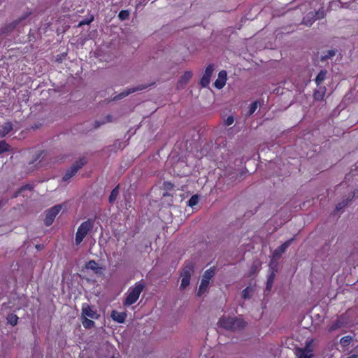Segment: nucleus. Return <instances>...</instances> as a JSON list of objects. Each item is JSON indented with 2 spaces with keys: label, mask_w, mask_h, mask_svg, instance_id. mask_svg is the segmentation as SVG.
Returning <instances> with one entry per match:
<instances>
[{
  "label": "nucleus",
  "mask_w": 358,
  "mask_h": 358,
  "mask_svg": "<svg viewBox=\"0 0 358 358\" xmlns=\"http://www.w3.org/2000/svg\"><path fill=\"white\" fill-rule=\"evenodd\" d=\"M217 324L223 329L234 332L243 329L247 323L243 319L236 317H222Z\"/></svg>",
  "instance_id": "f257e3e1"
},
{
  "label": "nucleus",
  "mask_w": 358,
  "mask_h": 358,
  "mask_svg": "<svg viewBox=\"0 0 358 358\" xmlns=\"http://www.w3.org/2000/svg\"><path fill=\"white\" fill-rule=\"evenodd\" d=\"M30 13H27L24 15H22L19 18L15 20L14 21L5 24L1 29H0V34L1 35H8L13 32L15 29L18 27L20 24L24 25V22L25 20L29 16Z\"/></svg>",
  "instance_id": "f03ea898"
},
{
  "label": "nucleus",
  "mask_w": 358,
  "mask_h": 358,
  "mask_svg": "<svg viewBox=\"0 0 358 358\" xmlns=\"http://www.w3.org/2000/svg\"><path fill=\"white\" fill-rule=\"evenodd\" d=\"M94 221L93 220L89 219L87 221L83 222L78 228L76 234V245H79L88 232L93 228Z\"/></svg>",
  "instance_id": "7ed1b4c3"
},
{
  "label": "nucleus",
  "mask_w": 358,
  "mask_h": 358,
  "mask_svg": "<svg viewBox=\"0 0 358 358\" xmlns=\"http://www.w3.org/2000/svg\"><path fill=\"white\" fill-rule=\"evenodd\" d=\"M144 288L145 284L143 282H139L136 284L134 287L130 288L129 294L124 302V305L131 306L139 298V296Z\"/></svg>",
  "instance_id": "20e7f679"
},
{
  "label": "nucleus",
  "mask_w": 358,
  "mask_h": 358,
  "mask_svg": "<svg viewBox=\"0 0 358 358\" xmlns=\"http://www.w3.org/2000/svg\"><path fill=\"white\" fill-rule=\"evenodd\" d=\"M86 162H87L85 159H80V160L75 162L71 168L66 171L64 176H63V180L68 181L69 179H71L73 176L76 174L78 171L86 164Z\"/></svg>",
  "instance_id": "39448f33"
},
{
  "label": "nucleus",
  "mask_w": 358,
  "mask_h": 358,
  "mask_svg": "<svg viewBox=\"0 0 358 358\" xmlns=\"http://www.w3.org/2000/svg\"><path fill=\"white\" fill-rule=\"evenodd\" d=\"M155 85V83H152L151 84H142V85H138V86H136L135 87L129 88V89L127 90L120 93L119 94L115 96L110 101H118V100H120V99L126 97L127 96L129 95L131 93L136 92L137 91L145 90L149 86H151V85Z\"/></svg>",
  "instance_id": "423d86ee"
},
{
  "label": "nucleus",
  "mask_w": 358,
  "mask_h": 358,
  "mask_svg": "<svg viewBox=\"0 0 358 358\" xmlns=\"http://www.w3.org/2000/svg\"><path fill=\"white\" fill-rule=\"evenodd\" d=\"M62 208V205H56L46 210L44 223L47 227L50 226L53 223L55 217L58 215Z\"/></svg>",
  "instance_id": "0eeeda50"
},
{
  "label": "nucleus",
  "mask_w": 358,
  "mask_h": 358,
  "mask_svg": "<svg viewBox=\"0 0 358 358\" xmlns=\"http://www.w3.org/2000/svg\"><path fill=\"white\" fill-rule=\"evenodd\" d=\"M213 71H214V65L213 64H209L206 67L205 73L203 75V76L200 80V85L203 87H206L208 86L210 81V77L213 74Z\"/></svg>",
  "instance_id": "6e6552de"
},
{
  "label": "nucleus",
  "mask_w": 358,
  "mask_h": 358,
  "mask_svg": "<svg viewBox=\"0 0 358 358\" xmlns=\"http://www.w3.org/2000/svg\"><path fill=\"white\" fill-rule=\"evenodd\" d=\"M81 317L91 318L92 320L98 319L99 315L96 311L92 309L88 304H84L82 308V316Z\"/></svg>",
  "instance_id": "1a4fd4ad"
},
{
  "label": "nucleus",
  "mask_w": 358,
  "mask_h": 358,
  "mask_svg": "<svg viewBox=\"0 0 358 358\" xmlns=\"http://www.w3.org/2000/svg\"><path fill=\"white\" fill-rule=\"evenodd\" d=\"M294 241V238H290L282 243L281 245L278 247L273 252V257L274 258L280 259L282 255L285 252L287 248L291 245L292 241Z\"/></svg>",
  "instance_id": "9d476101"
},
{
  "label": "nucleus",
  "mask_w": 358,
  "mask_h": 358,
  "mask_svg": "<svg viewBox=\"0 0 358 358\" xmlns=\"http://www.w3.org/2000/svg\"><path fill=\"white\" fill-rule=\"evenodd\" d=\"M195 264L192 261H186L181 271L180 275L191 278L194 272Z\"/></svg>",
  "instance_id": "9b49d317"
},
{
  "label": "nucleus",
  "mask_w": 358,
  "mask_h": 358,
  "mask_svg": "<svg viewBox=\"0 0 358 358\" xmlns=\"http://www.w3.org/2000/svg\"><path fill=\"white\" fill-rule=\"evenodd\" d=\"M355 192L350 193L345 198L343 199L341 202H338L336 206L335 213L341 211L345 206H346L355 197Z\"/></svg>",
  "instance_id": "f8f14e48"
},
{
  "label": "nucleus",
  "mask_w": 358,
  "mask_h": 358,
  "mask_svg": "<svg viewBox=\"0 0 358 358\" xmlns=\"http://www.w3.org/2000/svg\"><path fill=\"white\" fill-rule=\"evenodd\" d=\"M227 73L226 71H221L218 73V78L214 83V85L217 89H222L226 84Z\"/></svg>",
  "instance_id": "ddd939ff"
},
{
  "label": "nucleus",
  "mask_w": 358,
  "mask_h": 358,
  "mask_svg": "<svg viewBox=\"0 0 358 358\" xmlns=\"http://www.w3.org/2000/svg\"><path fill=\"white\" fill-rule=\"evenodd\" d=\"M192 77V73L191 71H185V73L180 78L177 83L178 89H183L187 83Z\"/></svg>",
  "instance_id": "4468645a"
},
{
  "label": "nucleus",
  "mask_w": 358,
  "mask_h": 358,
  "mask_svg": "<svg viewBox=\"0 0 358 358\" xmlns=\"http://www.w3.org/2000/svg\"><path fill=\"white\" fill-rule=\"evenodd\" d=\"M110 317L112 319L119 323H123L126 319L127 314L124 312H118L117 310H113L111 312Z\"/></svg>",
  "instance_id": "2eb2a0df"
},
{
  "label": "nucleus",
  "mask_w": 358,
  "mask_h": 358,
  "mask_svg": "<svg viewBox=\"0 0 358 358\" xmlns=\"http://www.w3.org/2000/svg\"><path fill=\"white\" fill-rule=\"evenodd\" d=\"M294 353L297 358H312L314 356L313 352H306L301 348H296Z\"/></svg>",
  "instance_id": "dca6fc26"
},
{
  "label": "nucleus",
  "mask_w": 358,
  "mask_h": 358,
  "mask_svg": "<svg viewBox=\"0 0 358 358\" xmlns=\"http://www.w3.org/2000/svg\"><path fill=\"white\" fill-rule=\"evenodd\" d=\"M85 267L94 271L95 273L99 274L101 273L102 268L99 267L97 263L94 260H90L87 264Z\"/></svg>",
  "instance_id": "f3484780"
},
{
  "label": "nucleus",
  "mask_w": 358,
  "mask_h": 358,
  "mask_svg": "<svg viewBox=\"0 0 358 358\" xmlns=\"http://www.w3.org/2000/svg\"><path fill=\"white\" fill-rule=\"evenodd\" d=\"M315 21V17L313 12H309L306 14V15L303 18L302 24L306 26H311L313 23Z\"/></svg>",
  "instance_id": "a211bd4d"
},
{
  "label": "nucleus",
  "mask_w": 358,
  "mask_h": 358,
  "mask_svg": "<svg viewBox=\"0 0 358 358\" xmlns=\"http://www.w3.org/2000/svg\"><path fill=\"white\" fill-rule=\"evenodd\" d=\"M13 129V124L10 122H6L0 129V136H6Z\"/></svg>",
  "instance_id": "6ab92c4d"
},
{
  "label": "nucleus",
  "mask_w": 358,
  "mask_h": 358,
  "mask_svg": "<svg viewBox=\"0 0 358 358\" xmlns=\"http://www.w3.org/2000/svg\"><path fill=\"white\" fill-rule=\"evenodd\" d=\"M325 94V88L320 87L318 90H315L313 94V97L316 101H322Z\"/></svg>",
  "instance_id": "aec40b11"
},
{
  "label": "nucleus",
  "mask_w": 358,
  "mask_h": 358,
  "mask_svg": "<svg viewBox=\"0 0 358 358\" xmlns=\"http://www.w3.org/2000/svg\"><path fill=\"white\" fill-rule=\"evenodd\" d=\"M327 73V70H321L317 76H316L315 81L317 85H320L326 78V76Z\"/></svg>",
  "instance_id": "412c9836"
},
{
  "label": "nucleus",
  "mask_w": 358,
  "mask_h": 358,
  "mask_svg": "<svg viewBox=\"0 0 358 358\" xmlns=\"http://www.w3.org/2000/svg\"><path fill=\"white\" fill-rule=\"evenodd\" d=\"M120 185H117L110 192L108 198L109 203H113L119 194Z\"/></svg>",
  "instance_id": "4be33fe9"
},
{
  "label": "nucleus",
  "mask_w": 358,
  "mask_h": 358,
  "mask_svg": "<svg viewBox=\"0 0 358 358\" xmlns=\"http://www.w3.org/2000/svg\"><path fill=\"white\" fill-rule=\"evenodd\" d=\"M215 269L213 268H210L209 269L206 270L202 277L203 280H206L209 282L210 280L213 278L215 275Z\"/></svg>",
  "instance_id": "5701e85b"
},
{
  "label": "nucleus",
  "mask_w": 358,
  "mask_h": 358,
  "mask_svg": "<svg viewBox=\"0 0 358 358\" xmlns=\"http://www.w3.org/2000/svg\"><path fill=\"white\" fill-rule=\"evenodd\" d=\"M208 285H209V282L208 281H206V280L201 279V282L199 285L197 295L199 296H201V294L207 290Z\"/></svg>",
  "instance_id": "b1692460"
},
{
  "label": "nucleus",
  "mask_w": 358,
  "mask_h": 358,
  "mask_svg": "<svg viewBox=\"0 0 358 358\" xmlns=\"http://www.w3.org/2000/svg\"><path fill=\"white\" fill-rule=\"evenodd\" d=\"M337 50H329L327 52L326 54L322 55L320 58V60L322 62H326L327 59H331V57H334L336 54Z\"/></svg>",
  "instance_id": "393cba45"
},
{
  "label": "nucleus",
  "mask_w": 358,
  "mask_h": 358,
  "mask_svg": "<svg viewBox=\"0 0 358 358\" xmlns=\"http://www.w3.org/2000/svg\"><path fill=\"white\" fill-rule=\"evenodd\" d=\"M254 292V288L252 287H247L243 290V298L245 299H250Z\"/></svg>",
  "instance_id": "a878e982"
},
{
  "label": "nucleus",
  "mask_w": 358,
  "mask_h": 358,
  "mask_svg": "<svg viewBox=\"0 0 358 358\" xmlns=\"http://www.w3.org/2000/svg\"><path fill=\"white\" fill-rule=\"evenodd\" d=\"M82 324L85 329H91L94 327V322L85 317H81Z\"/></svg>",
  "instance_id": "bb28decb"
},
{
  "label": "nucleus",
  "mask_w": 358,
  "mask_h": 358,
  "mask_svg": "<svg viewBox=\"0 0 358 358\" xmlns=\"http://www.w3.org/2000/svg\"><path fill=\"white\" fill-rule=\"evenodd\" d=\"M260 266L261 264L259 262H254L250 268L249 276L257 274L259 271Z\"/></svg>",
  "instance_id": "cd10ccee"
},
{
  "label": "nucleus",
  "mask_w": 358,
  "mask_h": 358,
  "mask_svg": "<svg viewBox=\"0 0 358 358\" xmlns=\"http://www.w3.org/2000/svg\"><path fill=\"white\" fill-rule=\"evenodd\" d=\"M7 320L8 324L15 326L17 323L18 317L14 313H10L7 316Z\"/></svg>",
  "instance_id": "c85d7f7f"
},
{
  "label": "nucleus",
  "mask_w": 358,
  "mask_h": 358,
  "mask_svg": "<svg viewBox=\"0 0 358 358\" xmlns=\"http://www.w3.org/2000/svg\"><path fill=\"white\" fill-rule=\"evenodd\" d=\"M278 259L277 258H274L273 256H272V259L270 262V264H269V271H278Z\"/></svg>",
  "instance_id": "c756f323"
},
{
  "label": "nucleus",
  "mask_w": 358,
  "mask_h": 358,
  "mask_svg": "<svg viewBox=\"0 0 358 358\" xmlns=\"http://www.w3.org/2000/svg\"><path fill=\"white\" fill-rule=\"evenodd\" d=\"M182 277L181 284H180V289H185L189 285L190 281V278L189 277Z\"/></svg>",
  "instance_id": "7c9ffc66"
},
{
  "label": "nucleus",
  "mask_w": 358,
  "mask_h": 358,
  "mask_svg": "<svg viewBox=\"0 0 358 358\" xmlns=\"http://www.w3.org/2000/svg\"><path fill=\"white\" fill-rule=\"evenodd\" d=\"M129 17V12L127 10H121L118 14V17L121 20H127Z\"/></svg>",
  "instance_id": "2f4dec72"
},
{
  "label": "nucleus",
  "mask_w": 358,
  "mask_h": 358,
  "mask_svg": "<svg viewBox=\"0 0 358 358\" xmlns=\"http://www.w3.org/2000/svg\"><path fill=\"white\" fill-rule=\"evenodd\" d=\"M93 20H94V15H90L89 17L85 18V19L81 20L79 22L78 27H81V26L85 25V24H90Z\"/></svg>",
  "instance_id": "473e14b6"
},
{
  "label": "nucleus",
  "mask_w": 358,
  "mask_h": 358,
  "mask_svg": "<svg viewBox=\"0 0 358 358\" xmlns=\"http://www.w3.org/2000/svg\"><path fill=\"white\" fill-rule=\"evenodd\" d=\"M198 202H199L198 195H196V194L193 195L188 201V206L190 207H193L195 205H196L198 203Z\"/></svg>",
  "instance_id": "72a5a7b5"
},
{
  "label": "nucleus",
  "mask_w": 358,
  "mask_h": 358,
  "mask_svg": "<svg viewBox=\"0 0 358 358\" xmlns=\"http://www.w3.org/2000/svg\"><path fill=\"white\" fill-rule=\"evenodd\" d=\"M352 338L350 336H344L343 337L341 341H340V343L341 344L343 345V346H347L348 345L350 342L352 341Z\"/></svg>",
  "instance_id": "f704fd0d"
},
{
  "label": "nucleus",
  "mask_w": 358,
  "mask_h": 358,
  "mask_svg": "<svg viewBox=\"0 0 358 358\" xmlns=\"http://www.w3.org/2000/svg\"><path fill=\"white\" fill-rule=\"evenodd\" d=\"M314 15H315V20L323 19L325 17L326 13H325L324 10L322 8H321V9H319L316 13H314Z\"/></svg>",
  "instance_id": "c9c22d12"
},
{
  "label": "nucleus",
  "mask_w": 358,
  "mask_h": 358,
  "mask_svg": "<svg viewBox=\"0 0 358 358\" xmlns=\"http://www.w3.org/2000/svg\"><path fill=\"white\" fill-rule=\"evenodd\" d=\"M343 325V323L339 321V320H337L336 322H335L334 323H333L331 327H329V331H335L339 328H341Z\"/></svg>",
  "instance_id": "e433bc0d"
},
{
  "label": "nucleus",
  "mask_w": 358,
  "mask_h": 358,
  "mask_svg": "<svg viewBox=\"0 0 358 358\" xmlns=\"http://www.w3.org/2000/svg\"><path fill=\"white\" fill-rule=\"evenodd\" d=\"M8 147L9 145L6 143V141H0V155L7 151L8 150Z\"/></svg>",
  "instance_id": "4c0bfd02"
},
{
  "label": "nucleus",
  "mask_w": 358,
  "mask_h": 358,
  "mask_svg": "<svg viewBox=\"0 0 358 358\" xmlns=\"http://www.w3.org/2000/svg\"><path fill=\"white\" fill-rule=\"evenodd\" d=\"M257 106H258L257 101H255L252 104H250V109L248 111V115H251L252 114H253L255 113V111L257 110Z\"/></svg>",
  "instance_id": "58836bf2"
},
{
  "label": "nucleus",
  "mask_w": 358,
  "mask_h": 358,
  "mask_svg": "<svg viewBox=\"0 0 358 358\" xmlns=\"http://www.w3.org/2000/svg\"><path fill=\"white\" fill-rule=\"evenodd\" d=\"M43 151H38L37 152L33 157V159L31 160V162H30V164H34L35 162H36L37 160H38L39 159L41 158L43 154Z\"/></svg>",
  "instance_id": "ea45409f"
},
{
  "label": "nucleus",
  "mask_w": 358,
  "mask_h": 358,
  "mask_svg": "<svg viewBox=\"0 0 358 358\" xmlns=\"http://www.w3.org/2000/svg\"><path fill=\"white\" fill-rule=\"evenodd\" d=\"M163 187L165 190L168 191L171 190L173 188L174 185L170 182H164L163 183Z\"/></svg>",
  "instance_id": "a19ab883"
},
{
  "label": "nucleus",
  "mask_w": 358,
  "mask_h": 358,
  "mask_svg": "<svg viewBox=\"0 0 358 358\" xmlns=\"http://www.w3.org/2000/svg\"><path fill=\"white\" fill-rule=\"evenodd\" d=\"M312 341H307L306 343V346L302 350H306V352H313V349L311 348Z\"/></svg>",
  "instance_id": "79ce46f5"
},
{
  "label": "nucleus",
  "mask_w": 358,
  "mask_h": 358,
  "mask_svg": "<svg viewBox=\"0 0 358 358\" xmlns=\"http://www.w3.org/2000/svg\"><path fill=\"white\" fill-rule=\"evenodd\" d=\"M234 122V118L233 116H229L224 121V124L227 126H229L232 124Z\"/></svg>",
  "instance_id": "37998d69"
},
{
  "label": "nucleus",
  "mask_w": 358,
  "mask_h": 358,
  "mask_svg": "<svg viewBox=\"0 0 358 358\" xmlns=\"http://www.w3.org/2000/svg\"><path fill=\"white\" fill-rule=\"evenodd\" d=\"M104 124H106V121H103V120H96L94 122V129H96Z\"/></svg>",
  "instance_id": "c03bdc74"
},
{
  "label": "nucleus",
  "mask_w": 358,
  "mask_h": 358,
  "mask_svg": "<svg viewBox=\"0 0 358 358\" xmlns=\"http://www.w3.org/2000/svg\"><path fill=\"white\" fill-rule=\"evenodd\" d=\"M273 284V282L267 280L265 292H266L268 293L270 292L272 289Z\"/></svg>",
  "instance_id": "a18cd8bd"
},
{
  "label": "nucleus",
  "mask_w": 358,
  "mask_h": 358,
  "mask_svg": "<svg viewBox=\"0 0 358 358\" xmlns=\"http://www.w3.org/2000/svg\"><path fill=\"white\" fill-rule=\"evenodd\" d=\"M275 273L276 271H269V275L268 276L267 280L273 282L275 276Z\"/></svg>",
  "instance_id": "49530a36"
},
{
  "label": "nucleus",
  "mask_w": 358,
  "mask_h": 358,
  "mask_svg": "<svg viewBox=\"0 0 358 358\" xmlns=\"http://www.w3.org/2000/svg\"><path fill=\"white\" fill-rule=\"evenodd\" d=\"M21 190L23 192L24 190H31L33 187L31 185H25L20 187Z\"/></svg>",
  "instance_id": "de8ad7c7"
},
{
  "label": "nucleus",
  "mask_w": 358,
  "mask_h": 358,
  "mask_svg": "<svg viewBox=\"0 0 358 358\" xmlns=\"http://www.w3.org/2000/svg\"><path fill=\"white\" fill-rule=\"evenodd\" d=\"M103 121H106V122H113V116L110 114L107 115L103 119Z\"/></svg>",
  "instance_id": "09e8293b"
},
{
  "label": "nucleus",
  "mask_w": 358,
  "mask_h": 358,
  "mask_svg": "<svg viewBox=\"0 0 358 358\" xmlns=\"http://www.w3.org/2000/svg\"><path fill=\"white\" fill-rule=\"evenodd\" d=\"M22 191L21 189H18L13 195V198H17Z\"/></svg>",
  "instance_id": "8fccbe9b"
},
{
  "label": "nucleus",
  "mask_w": 358,
  "mask_h": 358,
  "mask_svg": "<svg viewBox=\"0 0 358 358\" xmlns=\"http://www.w3.org/2000/svg\"><path fill=\"white\" fill-rule=\"evenodd\" d=\"M347 358H358V355H357V354H353V355H352L349 356V357H347Z\"/></svg>",
  "instance_id": "3c124183"
},
{
  "label": "nucleus",
  "mask_w": 358,
  "mask_h": 358,
  "mask_svg": "<svg viewBox=\"0 0 358 358\" xmlns=\"http://www.w3.org/2000/svg\"><path fill=\"white\" fill-rule=\"evenodd\" d=\"M120 145H121V142H120L119 141H115V144H114V145H115V146H116V147H117V145L120 147Z\"/></svg>",
  "instance_id": "603ef678"
},
{
  "label": "nucleus",
  "mask_w": 358,
  "mask_h": 358,
  "mask_svg": "<svg viewBox=\"0 0 358 358\" xmlns=\"http://www.w3.org/2000/svg\"><path fill=\"white\" fill-rule=\"evenodd\" d=\"M169 195H170V194H169V193H167V192H166V193H164V194H163V196H164V197L167 196H169Z\"/></svg>",
  "instance_id": "864d4df0"
},
{
  "label": "nucleus",
  "mask_w": 358,
  "mask_h": 358,
  "mask_svg": "<svg viewBox=\"0 0 358 358\" xmlns=\"http://www.w3.org/2000/svg\"><path fill=\"white\" fill-rule=\"evenodd\" d=\"M36 248H40V245H36Z\"/></svg>",
  "instance_id": "5fc2aeb1"
},
{
  "label": "nucleus",
  "mask_w": 358,
  "mask_h": 358,
  "mask_svg": "<svg viewBox=\"0 0 358 358\" xmlns=\"http://www.w3.org/2000/svg\"><path fill=\"white\" fill-rule=\"evenodd\" d=\"M1 204H2V201H0V206H1Z\"/></svg>",
  "instance_id": "6e6d98bb"
},
{
  "label": "nucleus",
  "mask_w": 358,
  "mask_h": 358,
  "mask_svg": "<svg viewBox=\"0 0 358 358\" xmlns=\"http://www.w3.org/2000/svg\"><path fill=\"white\" fill-rule=\"evenodd\" d=\"M112 358H113V357H112Z\"/></svg>",
  "instance_id": "4d7b16f0"
}]
</instances>
